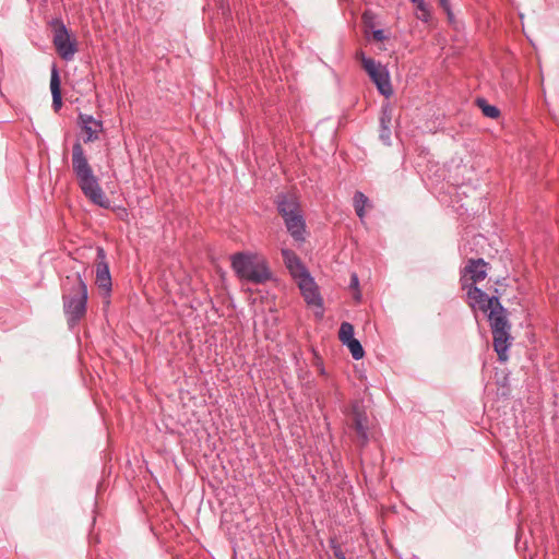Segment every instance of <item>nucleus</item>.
Listing matches in <instances>:
<instances>
[{"label":"nucleus","mask_w":559,"mask_h":559,"mask_svg":"<svg viewBox=\"0 0 559 559\" xmlns=\"http://www.w3.org/2000/svg\"><path fill=\"white\" fill-rule=\"evenodd\" d=\"M53 25L55 33L52 41L56 47V50L63 60L69 61L73 59L78 50L76 44L74 40H71L68 28L62 21L55 20Z\"/></svg>","instance_id":"0eeeda50"},{"label":"nucleus","mask_w":559,"mask_h":559,"mask_svg":"<svg viewBox=\"0 0 559 559\" xmlns=\"http://www.w3.org/2000/svg\"><path fill=\"white\" fill-rule=\"evenodd\" d=\"M356 58L360 60L364 70L377 86L378 92L386 98L392 96L393 88L386 67L367 57L364 51H358Z\"/></svg>","instance_id":"39448f33"},{"label":"nucleus","mask_w":559,"mask_h":559,"mask_svg":"<svg viewBox=\"0 0 559 559\" xmlns=\"http://www.w3.org/2000/svg\"><path fill=\"white\" fill-rule=\"evenodd\" d=\"M354 429L358 436V439L362 445H365L368 440V418L365 413L360 412L358 408H354Z\"/></svg>","instance_id":"2eb2a0df"},{"label":"nucleus","mask_w":559,"mask_h":559,"mask_svg":"<svg viewBox=\"0 0 559 559\" xmlns=\"http://www.w3.org/2000/svg\"><path fill=\"white\" fill-rule=\"evenodd\" d=\"M467 289V302L472 309L478 308L483 312H487L496 305H499V298L496 296L488 297L480 288L469 285Z\"/></svg>","instance_id":"1a4fd4ad"},{"label":"nucleus","mask_w":559,"mask_h":559,"mask_svg":"<svg viewBox=\"0 0 559 559\" xmlns=\"http://www.w3.org/2000/svg\"><path fill=\"white\" fill-rule=\"evenodd\" d=\"M392 124V109L389 105L383 106L380 116V127H391Z\"/></svg>","instance_id":"4be33fe9"},{"label":"nucleus","mask_w":559,"mask_h":559,"mask_svg":"<svg viewBox=\"0 0 559 559\" xmlns=\"http://www.w3.org/2000/svg\"><path fill=\"white\" fill-rule=\"evenodd\" d=\"M275 204L282 218L298 214L301 212L298 198L292 193H280L276 197Z\"/></svg>","instance_id":"9b49d317"},{"label":"nucleus","mask_w":559,"mask_h":559,"mask_svg":"<svg viewBox=\"0 0 559 559\" xmlns=\"http://www.w3.org/2000/svg\"><path fill=\"white\" fill-rule=\"evenodd\" d=\"M50 91L52 95V108L57 112L62 107V96H61V82L59 76V71L56 66L52 67L51 76H50Z\"/></svg>","instance_id":"dca6fc26"},{"label":"nucleus","mask_w":559,"mask_h":559,"mask_svg":"<svg viewBox=\"0 0 559 559\" xmlns=\"http://www.w3.org/2000/svg\"><path fill=\"white\" fill-rule=\"evenodd\" d=\"M63 287V312L69 328L74 329L86 314L87 285L80 273H74L67 276Z\"/></svg>","instance_id":"f03ea898"},{"label":"nucleus","mask_w":559,"mask_h":559,"mask_svg":"<svg viewBox=\"0 0 559 559\" xmlns=\"http://www.w3.org/2000/svg\"><path fill=\"white\" fill-rule=\"evenodd\" d=\"M340 341L345 344L354 340V326L349 322H342L338 331Z\"/></svg>","instance_id":"6ab92c4d"},{"label":"nucleus","mask_w":559,"mask_h":559,"mask_svg":"<svg viewBox=\"0 0 559 559\" xmlns=\"http://www.w3.org/2000/svg\"><path fill=\"white\" fill-rule=\"evenodd\" d=\"M440 7L448 13L449 17L452 16L449 0H439Z\"/></svg>","instance_id":"bb28decb"},{"label":"nucleus","mask_w":559,"mask_h":559,"mask_svg":"<svg viewBox=\"0 0 559 559\" xmlns=\"http://www.w3.org/2000/svg\"><path fill=\"white\" fill-rule=\"evenodd\" d=\"M344 345L348 347L354 359L359 360L364 357L365 350L358 340L354 338Z\"/></svg>","instance_id":"aec40b11"},{"label":"nucleus","mask_w":559,"mask_h":559,"mask_svg":"<svg viewBox=\"0 0 559 559\" xmlns=\"http://www.w3.org/2000/svg\"><path fill=\"white\" fill-rule=\"evenodd\" d=\"M487 263L483 259H471L464 267V273L461 277L462 287L465 289L471 284L483 281L487 276Z\"/></svg>","instance_id":"6e6552de"},{"label":"nucleus","mask_w":559,"mask_h":559,"mask_svg":"<svg viewBox=\"0 0 559 559\" xmlns=\"http://www.w3.org/2000/svg\"><path fill=\"white\" fill-rule=\"evenodd\" d=\"M330 547L333 550V555L336 559H346V556L342 550L341 546L336 544L334 540L331 542Z\"/></svg>","instance_id":"393cba45"},{"label":"nucleus","mask_w":559,"mask_h":559,"mask_svg":"<svg viewBox=\"0 0 559 559\" xmlns=\"http://www.w3.org/2000/svg\"><path fill=\"white\" fill-rule=\"evenodd\" d=\"M71 162L73 174L82 193L92 203L103 209H108L110 201L103 191L80 141H76L72 146Z\"/></svg>","instance_id":"f257e3e1"},{"label":"nucleus","mask_w":559,"mask_h":559,"mask_svg":"<svg viewBox=\"0 0 559 559\" xmlns=\"http://www.w3.org/2000/svg\"><path fill=\"white\" fill-rule=\"evenodd\" d=\"M283 221L288 234L293 237V239L296 242H305L307 230L302 212L283 218Z\"/></svg>","instance_id":"f8f14e48"},{"label":"nucleus","mask_w":559,"mask_h":559,"mask_svg":"<svg viewBox=\"0 0 559 559\" xmlns=\"http://www.w3.org/2000/svg\"><path fill=\"white\" fill-rule=\"evenodd\" d=\"M488 311L495 352L500 361H506L508 359V350L512 344L511 324L507 317V310L499 302V305H496Z\"/></svg>","instance_id":"20e7f679"},{"label":"nucleus","mask_w":559,"mask_h":559,"mask_svg":"<svg viewBox=\"0 0 559 559\" xmlns=\"http://www.w3.org/2000/svg\"><path fill=\"white\" fill-rule=\"evenodd\" d=\"M372 37L376 41H384L388 38L383 29H374Z\"/></svg>","instance_id":"a878e982"},{"label":"nucleus","mask_w":559,"mask_h":559,"mask_svg":"<svg viewBox=\"0 0 559 559\" xmlns=\"http://www.w3.org/2000/svg\"><path fill=\"white\" fill-rule=\"evenodd\" d=\"M477 106L481 109L483 114L491 119H496L500 115V110L493 106L489 105L486 99L484 98H477L476 100Z\"/></svg>","instance_id":"a211bd4d"},{"label":"nucleus","mask_w":559,"mask_h":559,"mask_svg":"<svg viewBox=\"0 0 559 559\" xmlns=\"http://www.w3.org/2000/svg\"><path fill=\"white\" fill-rule=\"evenodd\" d=\"M413 4L416 5V9L420 12L418 15V19L423 21H428L430 17V12L428 9V5L425 3L424 0H411Z\"/></svg>","instance_id":"412c9836"},{"label":"nucleus","mask_w":559,"mask_h":559,"mask_svg":"<svg viewBox=\"0 0 559 559\" xmlns=\"http://www.w3.org/2000/svg\"><path fill=\"white\" fill-rule=\"evenodd\" d=\"M97 255L102 260L96 265V284L107 294L111 290V276L108 263L105 261L106 254L103 248L97 249Z\"/></svg>","instance_id":"ddd939ff"},{"label":"nucleus","mask_w":559,"mask_h":559,"mask_svg":"<svg viewBox=\"0 0 559 559\" xmlns=\"http://www.w3.org/2000/svg\"><path fill=\"white\" fill-rule=\"evenodd\" d=\"M79 126L84 131L85 136L83 138L84 143H91L99 138V133L103 132V122L95 119L91 115L80 114Z\"/></svg>","instance_id":"9d476101"},{"label":"nucleus","mask_w":559,"mask_h":559,"mask_svg":"<svg viewBox=\"0 0 559 559\" xmlns=\"http://www.w3.org/2000/svg\"><path fill=\"white\" fill-rule=\"evenodd\" d=\"M295 280H297L298 287L306 304L310 307L317 308L316 316L321 318L323 316V300L314 280L311 277L309 272L301 274Z\"/></svg>","instance_id":"423d86ee"},{"label":"nucleus","mask_w":559,"mask_h":559,"mask_svg":"<svg viewBox=\"0 0 559 559\" xmlns=\"http://www.w3.org/2000/svg\"><path fill=\"white\" fill-rule=\"evenodd\" d=\"M349 288L356 290L355 299H356V301H360L361 294L359 292V278L356 273H353L350 275Z\"/></svg>","instance_id":"5701e85b"},{"label":"nucleus","mask_w":559,"mask_h":559,"mask_svg":"<svg viewBox=\"0 0 559 559\" xmlns=\"http://www.w3.org/2000/svg\"><path fill=\"white\" fill-rule=\"evenodd\" d=\"M231 267L241 281L263 284L272 277L264 258L251 252H237L231 255Z\"/></svg>","instance_id":"7ed1b4c3"},{"label":"nucleus","mask_w":559,"mask_h":559,"mask_svg":"<svg viewBox=\"0 0 559 559\" xmlns=\"http://www.w3.org/2000/svg\"><path fill=\"white\" fill-rule=\"evenodd\" d=\"M379 138L385 145H390L391 144V127H386V126L380 127Z\"/></svg>","instance_id":"b1692460"},{"label":"nucleus","mask_w":559,"mask_h":559,"mask_svg":"<svg viewBox=\"0 0 559 559\" xmlns=\"http://www.w3.org/2000/svg\"><path fill=\"white\" fill-rule=\"evenodd\" d=\"M281 252L284 263L294 278L308 272L306 266L302 264L298 255L293 250L283 248Z\"/></svg>","instance_id":"4468645a"},{"label":"nucleus","mask_w":559,"mask_h":559,"mask_svg":"<svg viewBox=\"0 0 559 559\" xmlns=\"http://www.w3.org/2000/svg\"><path fill=\"white\" fill-rule=\"evenodd\" d=\"M369 205V199L360 191H356L354 194V207L357 216L360 221L365 218V209Z\"/></svg>","instance_id":"f3484780"}]
</instances>
